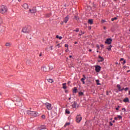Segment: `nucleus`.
<instances>
[{"label": "nucleus", "mask_w": 130, "mask_h": 130, "mask_svg": "<svg viewBox=\"0 0 130 130\" xmlns=\"http://www.w3.org/2000/svg\"><path fill=\"white\" fill-rule=\"evenodd\" d=\"M88 23L90 25H93V19H88Z\"/></svg>", "instance_id": "obj_18"}, {"label": "nucleus", "mask_w": 130, "mask_h": 130, "mask_svg": "<svg viewBox=\"0 0 130 130\" xmlns=\"http://www.w3.org/2000/svg\"><path fill=\"white\" fill-rule=\"evenodd\" d=\"M46 129V126L44 125H41L40 127H38V130Z\"/></svg>", "instance_id": "obj_10"}, {"label": "nucleus", "mask_w": 130, "mask_h": 130, "mask_svg": "<svg viewBox=\"0 0 130 130\" xmlns=\"http://www.w3.org/2000/svg\"><path fill=\"white\" fill-rule=\"evenodd\" d=\"M22 7H23V8H24V9H25V10H27V9H28V8H29V6H28L27 4H26V3L22 5Z\"/></svg>", "instance_id": "obj_15"}, {"label": "nucleus", "mask_w": 130, "mask_h": 130, "mask_svg": "<svg viewBox=\"0 0 130 130\" xmlns=\"http://www.w3.org/2000/svg\"><path fill=\"white\" fill-rule=\"evenodd\" d=\"M29 12V13H31V14H35L37 12V10H36V8L34 7L32 9H30Z\"/></svg>", "instance_id": "obj_9"}, {"label": "nucleus", "mask_w": 130, "mask_h": 130, "mask_svg": "<svg viewBox=\"0 0 130 130\" xmlns=\"http://www.w3.org/2000/svg\"><path fill=\"white\" fill-rule=\"evenodd\" d=\"M117 118H119V119H121V118H122V117L120 115H118Z\"/></svg>", "instance_id": "obj_36"}, {"label": "nucleus", "mask_w": 130, "mask_h": 130, "mask_svg": "<svg viewBox=\"0 0 130 130\" xmlns=\"http://www.w3.org/2000/svg\"><path fill=\"white\" fill-rule=\"evenodd\" d=\"M12 44H10V43H6L5 44L6 46H11Z\"/></svg>", "instance_id": "obj_25"}, {"label": "nucleus", "mask_w": 130, "mask_h": 130, "mask_svg": "<svg viewBox=\"0 0 130 130\" xmlns=\"http://www.w3.org/2000/svg\"><path fill=\"white\" fill-rule=\"evenodd\" d=\"M52 67L51 66V67L50 66H49V70H52Z\"/></svg>", "instance_id": "obj_45"}, {"label": "nucleus", "mask_w": 130, "mask_h": 130, "mask_svg": "<svg viewBox=\"0 0 130 130\" xmlns=\"http://www.w3.org/2000/svg\"><path fill=\"white\" fill-rule=\"evenodd\" d=\"M56 38H59V36H58V35H57L56 36Z\"/></svg>", "instance_id": "obj_50"}, {"label": "nucleus", "mask_w": 130, "mask_h": 130, "mask_svg": "<svg viewBox=\"0 0 130 130\" xmlns=\"http://www.w3.org/2000/svg\"><path fill=\"white\" fill-rule=\"evenodd\" d=\"M59 45H60V44H58L56 45V46H59Z\"/></svg>", "instance_id": "obj_59"}, {"label": "nucleus", "mask_w": 130, "mask_h": 130, "mask_svg": "<svg viewBox=\"0 0 130 130\" xmlns=\"http://www.w3.org/2000/svg\"><path fill=\"white\" fill-rule=\"evenodd\" d=\"M81 33L82 34H84V33H85V32H84V31H81Z\"/></svg>", "instance_id": "obj_54"}, {"label": "nucleus", "mask_w": 130, "mask_h": 130, "mask_svg": "<svg viewBox=\"0 0 130 130\" xmlns=\"http://www.w3.org/2000/svg\"><path fill=\"white\" fill-rule=\"evenodd\" d=\"M12 101L13 102L16 103L15 104V105H17V106H22V103H21V99L19 96L15 95L12 99Z\"/></svg>", "instance_id": "obj_1"}, {"label": "nucleus", "mask_w": 130, "mask_h": 130, "mask_svg": "<svg viewBox=\"0 0 130 130\" xmlns=\"http://www.w3.org/2000/svg\"><path fill=\"white\" fill-rule=\"evenodd\" d=\"M122 60L124 61V59H123V58H120V61H122Z\"/></svg>", "instance_id": "obj_42"}, {"label": "nucleus", "mask_w": 130, "mask_h": 130, "mask_svg": "<svg viewBox=\"0 0 130 130\" xmlns=\"http://www.w3.org/2000/svg\"><path fill=\"white\" fill-rule=\"evenodd\" d=\"M105 22H106V20H105L104 19L102 20V23H105Z\"/></svg>", "instance_id": "obj_40"}, {"label": "nucleus", "mask_w": 130, "mask_h": 130, "mask_svg": "<svg viewBox=\"0 0 130 130\" xmlns=\"http://www.w3.org/2000/svg\"><path fill=\"white\" fill-rule=\"evenodd\" d=\"M117 87L118 89V91H123V90H124V88H123L121 89V87L120 86V85H119V84H117Z\"/></svg>", "instance_id": "obj_13"}, {"label": "nucleus", "mask_w": 130, "mask_h": 130, "mask_svg": "<svg viewBox=\"0 0 130 130\" xmlns=\"http://www.w3.org/2000/svg\"><path fill=\"white\" fill-rule=\"evenodd\" d=\"M77 102H74V103L72 105V107H73L74 108H76L77 107Z\"/></svg>", "instance_id": "obj_19"}, {"label": "nucleus", "mask_w": 130, "mask_h": 130, "mask_svg": "<svg viewBox=\"0 0 130 130\" xmlns=\"http://www.w3.org/2000/svg\"><path fill=\"white\" fill-rule=\"evenodd\" d=\"M112 42V39L108 38L106 39V40L105 42V44H111V43Z\"/></svg>", "instance_id": "obj_6"}, {"label": "nucleus", "mask_w": 130, "mask_h": 130, "mask_svg": "<svg viewBox=\"0 0 130 130\" xmlns=\"http://www.w3.org/2000/svg\"><path fill=\"white\" fill-rule=\"evenodd\" d=\"M70 84H71V81H69V82H68V85H70Z\"/></svg>", "instance_id": "obj_52"}, {"label": "nucleus", "mask_w": 130, "mask_h": 130, "mask_svg": "<svg viewBox=\"0 0 130 130\" xmlns=\"http://www.w3.org/2000/svg\"><path fill=\"white\" fill-rule=\"evenodd\" d=\"M96 47H98V49H99V48H100V47L99 46V45H97Z\"/></svg>", "instance_id": "obj_48"}, {"label": "nucleus", "mask_w": 130, "mask_h": 130, "mask_svg": "<svg viewBox=\"0 0 130 130\" xmlns=\"http://www.w3.org/2000/svg\"><path fill=\"white\" fill-rule=\"evenodd\" d=\"M63 23H64L63 21H62L61 23V25H63Z\"/></svg>", "instance_id": "obj_55"}, {"label": "nucleus", "mask_w": 130, "mask_h": 130, "mask_svg": "<svg viewBox=\"0 0 130 130\" xmlns=\"http://www.w3.org/2000/svg\"><path fill=\"white\" fill-rule=\"evenodd\" d=\"M68 90H65V93H68Z\"/></svg>", "instance_id": "obj_56"}, {"label": "nucleus", "mask_w": 130, "mask_h": 130, "mask_svg": "<svg viewBox=\"0 0 130 130\" xmlns=\"http://www.w3.org/2000/svg\"><path fill=\"white\" fill-rule=\"evenodd\" d=\"M75 32H79V28H76V29L73 30Z\"/></svg>", "instance_id": "obj_34"}, {"label": "nucleus", "mask_w": 130, "mask_h": 130, "mask_svg": "<svg viewBox=\"0 0 130 130\" xmlns=\"http://www.w3.org/2000/svg\"><path fill=\"white\" fill-rule=\"evenodd\" d=\"M70 124H71V123L70 122H67L65 124V125H64V127H66L67 125H70Z\"/></svg>", "instance_id": "obj_26"}, {"label": "nucleus", "mask_w": 130, "mask_h": 130, "mask_svg": "<svg viewBox=\"0 0 130 130\" xmlns=\"http://www.w3.org/2000/svg\"><path fill=\"white\" fill-rule=\"evenodd\" d=\"M8 12V8L6 6H2L0 8V13L1 14H6Z\"/></svg>", "instance_id": "obj_3"}, {"label": "nucleus", "mask_w": 130, "mask_h": 130, "mask_svg": "<svg viewBox=\"0 0 130 130\" xmlns=\"http://www.w3.org/2000/svg\"><path fill=\"white\" fill-rule=\"evenodd\" d=\"M10 130H14V127L13 126H9Z\"/></svg>", "instance_id": "obj_32"}, {"label": "nucleus", "mask_w": 130, "mask_h": 130, "mask_svg": "<svg viewBox=\"0 0 130 130\" xmlns=\"http://www.w3.org/2000/svg\"><path fill=\"white\" fill-rule=\"evenodd\" d=\"M101 47H104V45H101Z\"/></svg>", "instance_id": "obj_58"}, {"label": "nucleus", "mask_w": 130, "mask_h": 130, "mask_svg": "<svg viewBox=\"0 0 130 130\" xmlns=\"http://www.w3.org/2000/svg\"><path fill=\"white\" fill-rule=\"evenodd\" d=\"M75 19H76V20H79V17L77 16H75Z\"/></svg>", "instance_id": "obj_38"}, {"label": "nucleus", "mask_w": 130, "mask_h": 130, "mask_svg": "<svg viewBox=\"0 0 130 130\" xmlns=\"http://www.w3.org/2000/svg\"><path fill=\"white\" fill-rule=\"evenodd\" d=\"M20 49L21 51H25V46L22 45L20 47Z\"/></svg>", "instance_id": "obj_17"}, {"label": "nucleus", "mask_w": 130, "mask_h": 130, "mask_svg": "<svg viewBox=\"0 0 130 130\" xmlns=\"http://www.w3.org/2000/svg\"><path fill=\"white\" fill-rule=\"evenodd\" d=\"M59 39L60 40H61V39H62V37H59Z\"/></svg>", "instance_id": "obj_49"}, {"label": "nucleus", "mask_w": 130, "mask_h": 130, "mask_svg": "<svg viewBox=\"0 0 130 130\" xmlns=\"http://www.w3.org/2000/svg\"><path fill=\"white\" fill-rule=\"evenodd\" d=\"M31 60L30 59H27L26 60V63H27L28 64H29V63H30Z\"/></svg>", "instance_id": "obj_29"}, {"label": "nucleus", "mask_w": 130, "mask_h": 130, "mask_svg": "<svg viewBox=\"0 0 130 130\" xmlns=\"http://www.w3.org/2000/svg\"><path fill=\"white\" fill-rule=\"evenodd\" d=\"M3 23V19L0 16V25Z\"/></svg>", "instance_id": "obj_31"}, {"label": "nucleus", "mask_w": 130, "mask_h": 130, "mask_svg": "<svg viewBox=\"0 0 130 130\" xmlns=\"http://www.w3.org/2000/svg\"><path fill=\"white\" fill-rule=\"evenodd\" d=\"M67 85V83H63L62 84V88L63 89H67V86H66Z\"/></svg>", "instance_id": "obj_23"}, {"label": "nucleus", "mask_w": 130, "mask_h": 130, "mask_svg": "<svg viewBox=\"0 0 130 130\" xmlns=\"http://www.w3.org/2000/svg\"><path fill=\"white\" fill-rule=\"evenodd\" d=\"M49 48L51 50H52V46H50Z\"/></svg>", "instance_id": "obj_47"}, {"label": "nucleus", "mask_w": 130, "mask_h": 130, "mask_svg": "<svg viewBox=\"0 0 130 130\" xmlns=\"http://www.w3.org/2000/svg\"><path fill=\"white\" fill-rule=\"evenodd\" d=\"M123 102H129V100L128 99V98H125L123 100Z\"/></svg>", "instance_id": "obj_20"}, {"label": "nucleus", "mask_w": 130, "mask_h": 130, "mask_svg": "<svg viewBox=\"0 0 130 130\" xmlns=\"http://www.w3.org/2000/svg\"><path fill=\"white\" fill-rule=\"evenodd\" d=\"M22 32L23 33H29V32H31V26L30 25H27L24 26L22 30Z\"/></svg>", "instance_id": "obj_2"}, {"label": "nucleus", "mask_w": 130, "mask_h": 130, "mask_svg": "<svg viewBox=\"0 0 130 130\" xmlns=\"http://www.w3.org/2000/svg\"><path fill=\"white\" fill-rule=\"evenodd\" d=\"M109 123H110V126L113 125V124L112 123V122H111V121H110V122H109Z\"/></svg>", "instance_id": "obj_39"}, {"label": "nucleus", "mask_w": 130, "mask_h": 130, "mask_svg": "<svg viewBox=\"0 0 130 130\" xmlns=\"http://www.w3.org/2000/svg\"><path fill=\"white\" fill-rule=\"evenodd\" d=\"M119 110V109L118 108H116V110Z\"/></svg>", "instance_id": "obj_60"}, {"label": "nucleus", "mask_w": 130, "mask_h": 130, "mask_svg": "<svg viewBox=\"0 0 130 130\" xmlns=\"http://www.w3.org/2000/svg\"><path fill=\"white\" fill-rule=\"evenodd\" d=\"M51 16V13L48 14L46 15V16L48 18Z\"/></svg>", "instance_id": "obj_33"}, {"label": "nucleus", "mask_w": 130, "mask_h": 130, "mask_svg": "<svg viewBox=\"0 0 130 130\" xmlns=\"http://www.w3.org/2000/svg\"><path fill=\"white\" fill-rule=\"evenodd\" d=\"M39 56H42V53H41L40 54Z\"/></svg>", "instance_id": "obj_53"}, {"label": "nucleus", "mask_w": 130, "mask_h": 130, "mask_svg": "<svg viewBox=\"0 0 130 130\" xmlns=\"http://www.w3.org/2000/svg\"><path fill=\"white\" fill-rule=\"evenodd\" d=\"M114 20H117V17H114L111 19V21H113Z\"/></svg>", "instance_id": "obj_30"}, {"label": "nucleus", "mask_w": 130, "mask_h": 130, "mask_svg": "<svg viewBox=\"0 0 130 130\" xmlns=\"http://www.w3.org/2000/svg\"><path fill=\"white\" fill-rule=\"evenodd\" d=\"M124 90L126 91H127V90H128V87H126L125 89H124Z\"/></svg>", "instance_id": "obj_41"}, {"label": "nucleus", "mask_w": 130, "mask_h": 130, "mask_svg": "<svg viewBox=\"0 0 130 130\" xmlns=\"http://www.w3.org/2000/svg\"><path fill=\"white\" fill-rule=\"evenodd\" d=\"M125 62H126V61L125 60H124L122 63V64H124V63H125Z\"/></svg>", "instance_id": "obj_43"}, {"label": "nucleus", "mask_w": 130, "mask_h": 130, "mask_svg": "<svg viewBox=\"0 0 130 130\" xmlns=\"http://www.w3.org/2000/svg\"><path fill=\"white\" fill-rule=\"evenodd\" d=\"M96 82L97 85H100V83H99V80H96Z\"/></svg>", "instance_id": "obj_37"}, {"label": "nucleus", "mask_w": 130, "mask_h": 130, "mask_svg": "<svg viewBox=\"0 0 130 130\" xmlns=\"http://www.w3.org/2000/svg\"><path fill=\"white\" fill-rule=\"evenodd\" d=\"M89 51L90 52H91V51H92V49H89Z\"/></svg>", "instance_id": "obj_62"}, {"label": "nucleus", "mask_w": 130, "mask_h": 130, "mask_svg": "<svg viewBox=\"0 0 130 130\" xmlns=\"http://www.w3.org/2000/svg\"><path fill=\"white\" fill-rule=\"evenodd\" d=\"M79 96H82V95H84V92H79Z\"/></svg>", "instance_id": "obj_27"}, {"label": "nucleus", "mask_w": 130, "mask_h": 130, "mask_svg": "<svg viewBox=\"0 0 130 130\" xmlns=\"http://www.w3.org/2000/svg\"><path fill=\"white\" fill-rule=\"evenodd\" d=\"M82 120V116L81 115H78L76 116V121L77 122H80Z\"/></svg>", "instance_id": "obj_7"}, {"label": "nucleus", "mask_w": 130, "mask_h": 130, "mask_svg": "<svg viewBox=\"0 0 130 130\" xmlns=\"http://www.w3.org/2000/svg\"><path fill=\"white\" fill-rule=\"evenodd\" d=\"M100 71H101V67L99 66H97L95 67V71L96 72V73H99V72H100Z\"/></svg>", "instance_id": "obj_12"}, {"label": "nucleus", "mask_w": 130, "mask_h": 130, "mask_svg": "<svg viewBox=\"0 0 130 130\" xmlns=\"http://www.w3.org/2000/svg\"><path fill=\"white\" fill-rule=\"evenodd\" d=\"M27 114H28V115H30V116H34V117H36L37 116V114H38V113L37 112L30 110H28L27 111Z\"/></svg>", "instance_id": "obj_4"}, {"label": "nucleus", "mask_w": 130, "mask_h": 130, "mask_svg": "<svg viewBox=\"0 0 130 130\" xmlns=\"http://www.w3.org/2000/svg\"><path fill=\"white\" fill-rule=\"evenodd\" d=\"M47 81L49 83H53V79L49 78V79H47Z\"/></svg>", "instance_id": "obj_21"}, {"label": "nucleus", "mask_w": 130, "mask_h": 130, "mask_svg": "<svg viewBox=\"0 0 130 130\" xmlns=\"http://www.w3.org/2000/svg\"><path fill=\"white\" fill-rule=\"evenodd\" d=\"M77 91H78V88L77 87H74L73 92L76 93H77Z\"/></svg>", "instance_id": "obj_22"}, {"label": "nucleus", "mask_w": 130, "mask_h": 130, "mask_svg": "<svg viewBox=\"0 0 130 130\" xmlns=\"http://www.w3.org/2000/svg\"><path fill=\"white\" fill-rule=\"evenodd\" d=\"M75 44H78V42H75Z\"/></svg>", "instance_id": "obj_61"}, {"label": "nucleus", "mask_w": 130, "mask_h": 130, "mask_svg": "<svg viewBox=\"0 0 130 130\" xmlns=\"http://www.w3.org/2000/svg\"><path fill=\"white\" fill-rule=\"evenodd\" d=\"M45 105L48 110H51L52 109V107H51V104L46 103H45Z\"/></svg>", "instance_id": "obj_5"}, {"label": "nucleus", "mask_w": 130, "mask_h": 130, "mask_svg": "<svg viewBox=\"0 0 130 130\" xmlns=\"http://www.w3.org/2000/svg\"><path fill=\"white\" fill-rule=\"evenodd\" d=\"M41 70L43 71L44 73L48 72V68H46L45 66H42Z\"/></svg>", "instance_id": "obj_8"}, {"label": "nucleus", "mask_w": 130, "mask_h": 130, "mask_svg": "<svg viewBox=\"0 0 130 130\" xmlns=\"http://www.w3.org/2000/svg\"><path fill=\"white\" fill-rule=\"evenodd\" d=\"M69 20H70V17L69 16V15H68L67 16H66L64 19H63V22L67 24V23H68V21H69Z\"/></svg>", "instance_id": "obj_11"}, {"label": "nucleus", "mask_w": 130, "mask_h": 130, "mask_svg": "<svg viewBox=\"0 0 130 130\" xmlns=\"http://www.w3.org/2000/svg\"><path fill=\"white\" fill-rule=\"evenodd\" d=\"M128 95H130V91H128Z\"/></svg>", "instance_id": "obj_64"}, {"label": "nucleus", "mask_w": 130, "mask_h": 130, "mask_svg": "<svg viewBox=\"0 0 130 130\" xmlns=\"http://www.w3.org/2000/svg\"><path fill=\"white\" fill-rule=\"evenodd\" d=\"M65 47H67V48L69 47V45L65 44Z\"/></svg>", "instance_id": "obj_46"}, {"label": "nucleus", "mask_w": 130, "mask_h": 130, "mask_svg": "<svg viewBox=\"0 0 130 130\" xmlns=\"http://www.w3.org/2000/svg\"><path fill=\"white\" fill-rule=\"evenodd\" d=\"M115 64H120V63H118V62H116L115 63Z\"/></svg>", "instance_id": "obj_51"}, {"label": "nucleus", "mask_w": 130, "mask_h": 130, "mask_svg": "<svg viewBox=\"0 0 130 130\" xmlns=\"http://www.w3.org/2000/svg\"><path fill=\"white\" fill-rule=\"evenodd\" d=\"M122 110H123L124 112H125V111H126V110H125V108H122Z\"/></svg>", "instance_id": "obj_44"}, {"label": "nucleus", "mask_w": 130, "mask_h": 130, "mask_svg": "<svg viewBox=\"0 0 130 130\" xmlns=\"http://www.w3.org/2000/svg\"><path fill=\"white\" fill-rule=\"evenodd\" d=\"M66 113H67V114H70V111H69V110H68V109H66Z\"/></svg>", "instance_id": "obj_28"}, {"label": "nucleus", "mask_w": 130, "mask_h": 130, "mask_svg": "<svg viewBox=\"0 0 130 130\" xmlns=\"http://www.w3.org/2000/svg\"><path fill=\"white\" fill-rule=\"evenodd\" d=\"M117 118H118L117 117H115V118H114V119H115V120H117Z\"/></svg>", "instance_id": "obj_57"}, {"label": "nucleus", "mask_w": 130, "mask_h": 130, "mask_svg": "<svg viewBox=\"0 0 130 130\" xmlns=\"http://www.w3.org/2000/svg\"><path fill=\"white\" fill-rule=\"evenodd\" d=\"M99 58H100L101 60H98V62H101L104 61V58L103 57H101L100 55L99 56Z\"/></svg>", "instance_id": "obj_14"}, {"label": "nucleus", "mask_w": 130, "mask_h": 130, "mask_svg": "<svg viewBox=\"0 0 130 130\" xmlns=\"http://www.w3.org/2000/svg\"><path fill=\"white\" fill-rule=\"evenodd\" d=\"M111 47H112V45H110L108 46V48H107L109 51H110L111 50Z\"/></svg>", "instance_id": "obj_24"}, {"label": "nucleus", "mask_w": 130, "mask_h": 130, "mask_svg": "<svg viewBox=\"0 0 130 130\" xmlns=\"http://www.w3.org/2000/svg\"><path fill=\"white\" fill-rule=\"evenodd\" d=\"M83 77H84L81 79V81L83 82V84H85V82L84 81H85V80H86V76L85 75H83Z\"/></svg>", "instance_id": "obj_16"}, {"label": "nucleus", "mask_w": 130, "mask_h": 130, "mask_svg": "<svg viewBox=\"0 0 130 130\" xmlns=\"http://www.w3.org/2000/svg\"><path fill=\"white\" fill-rule=\"evenodd\" d=\"M89 30H91V26H89Z\"/></svg>", "instance_id": "obj_63"}, {"label": "nucleus", "mask_w": 130, "mask_h": 130, "mask_svg": "<svg viewBox=\"0 0 130 130\" xmlns=\"http://www.w3.org/2000/svg\"><path fill=\"white\" fill-rule=\"evenodd\" d=\"M42 118H43V119H45V115H42Z\"/></svg>", "instance_id": "obj_35"}]
</instances>
